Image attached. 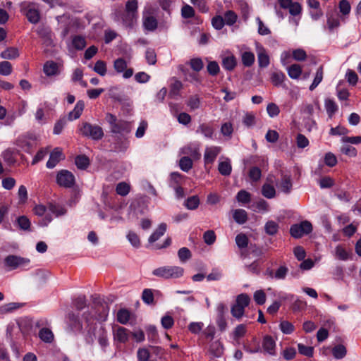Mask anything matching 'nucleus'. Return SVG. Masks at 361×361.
I'll list each match as a JSON object with an SVG mask.
<instances>
[{
	"mask_svg": "<svg viewBox=\"0 0 361 361\" xmlns=\"http://www.w3.org/2000/svg\"><path fill=\"white\" fill-rule=\"evenodd\" d=\"M95 339H97L102 350L106 351V348L109 345V343L107 331L102 324L95 323L90 326L87 331V334L85 336V341L87 343L92 345Z\"/></svg>",
	"mask_w": 361,
	"mask_h": 361,
	"instance_id": "nucleus-1",
	"label": "nucleus"
},
{
	"mask_svg": "<svg viewBox=\"0 0 361 361\" xmlns=\"http://www.w3.org/2000/svg\"><path fill=\"white\" fill-rule=\"evenodd\" d=\"M183 268L178 266H164L153 270L152 274L165 279H177L183 276Z\"/></svg>",
	"mask_w": 361,
	"mask_h": 361,
	"instance_id": "nucleus-2",
	"label": "nucleus"
},
{
	"mask_svg": "<svg viewBox=\"0 0 361 361\" xmlns=\"http://www.w3.org/2000/svg\"><path fill=\"white\" fill-rule=\"evenodd\" d=\"M20 11L30 23L36 24L39 21L40 12L37 4L29 1L22 2L20 4Z\"/></svg>",
	"mask_w": 361,
	"mask_h": 361,
	"instance_id": "nucleus-3",
	"label": "nucleus"
},
{
	"mask_svg": "<svg viewBox=\"0 0 361 361\" xmlns=\"http://www.w3.org/2000/svg\"><path fill=\"white\" fill-rule=\"evenodd\" d=\"M80 132L83 136L95 140H101L104 136L103 130L100 126L87 122L82 124L80 128Z\"/></svg>",
	"mask_w": 361,
	"mask_h": 361,
	"instance_id": "nucleus-4",
	"label": "nucleus"
},
{
	"mask_svg": "<svg viewBox=\"0 0 361 361\" xmlns=\"http://www.w3.org/2000/svg\"><path fill=\"white\" fill-rule=\"evenodd\" d=\"M312 231V224L308 221H304L300 224H293L290 228V235L295 238H300L304 235H307L311 233Z\"/></svg>",
	"mask_w": 361,
	"mask_h": 361,
	"instance_id": "nucleus-5",
	"label": "nucleus"
},
{
	"mask_svg": "<svg viewBox=\"0 0 361 361\" xmlns=\"http://www.w3.org/2000/svg\"><path fill=\"white\" fill-rule=\"evenodd\" d=\"M56 182L60 186L71 188L75 183V177L68 170H61L57 173Z\"/></svg>",
	"mask_w": 361,
	"mask_h": 361,
	"instance_id": "nucleus-6",
	"label": "nucleus"
},
{
	"mask_svg": "<svg viewBox=\"0 0 361 361\" xmlns=\"http://www.w3.org/2000/svg\"><path fill=\"white\" fill-rule=\"evenodd\" d=\"M4 262L10 269H16L18 267L27 265L30 263V259L16 255H8L5 258Z\"/></svg>",
	"mask_w": 361,
	"mask_h": 361,
	"instance_id": "nucleus-7",
	"label": "nucleus"
},
{
	"mask_svg": "<svg viewBox=\"0 0 361 361\" xmlns=\"http://www.w3.org/2000/svg\"><path fill=\"white\" fill-rule=\"evenodd\" d=\"M221 152V147L218 146H210L205 148L204 154V161L205 165L212 164L217 156Z\"/></svg>",
	"mask_w": 361,
	"mask_h": 361,
	"instance_id": "nucleus-8",
	"label": "nucleus"
},
{
	"mask_svg": "<svg viewBox=\"0 0 361 361\" xmlns=\"http://www.w3.org/2000/svg\"><path fill=\"white\" fill-rule=\"evenodd\" d=\"M274 182V177L272 175H269L267 178V183L262 187V195L268 199H272L276 196V190L273 185Z\"/></svg>",
	"mask_w": 361,
	"mask_h": 361,
	"instance_id": "nucleus-9",
	"label": "nucleus"
},
{
	"mask_svg": "<svg viewBox=\"0 0 361 361\" xmlns=\"http://www.w3.org/2000/svg\"><path fill=\"white\" fill-rule=\"evenodd\" d=\"M34 213L39 216H45L44 218L39 222V225L42 226H46L49 224L52 218L49 214L48 206L46 207L43 204H37L33 209Z\"/></svg>",
	"mask_w": 361,
	"mask_h": 361,
	"instance_id": "nucleus-10",
	"label": "nucleus"
},
{
	"mask_svg": "<svg viewBox=\"0 0 361 361\" xmlns=\"http://www.w3.org/2000/svg\"><path fill=\"white\" fill-rule=\"evenodd\" d=\"M279 4L281 8L288 9L292 16H298L301 13L302 8L298 2H293L292 0H279Z\"/></svg>",
	"mask_w": 361,
	"mask_h": 361,
	"instance_id": "nucleus-11",
	"label": "nucleus"
},
{
	"mask_svg": "<svg viewBox=\"0 0 361 361\" xmlns=\"http://www.w3.org/2000/svg\"><path fill=\"white\" fill-rule=\"evenodd\" d=\"M257 54L258 64L260 68H266L269 65V56L267 50L261 44H257L256 46Z\"/></svg>",
	"mask_w": 361,
	"mask_h": 361,
	"instance_id": "nucleus-12",
	"label": "nucleus"
},
{
	"mask_svg": "<svg viewBox=\"0 0 361 361\" xmlns=\"http://www.w3.org/2000/svg\"><path fill=\"white\" fill-rule=\"evenodd\" d=\"M94 317L102 322L106 320L109 312V307L106 302H101L94 306Z\"/></svg>",
	"mask_w": 361,
	"mask_h": 361,
	"instance_id": "nucleus-13",
	"label": "nucleus"
},
{
	"mask_svg": "<svg viewBox=\"0 0 361 361\" xmlns=\"http://www.w3.org/2000/svg\"><path fill=\"white\" fill-rule=\"evenodd\" d=\"M130 334V331L126 328L118 326L113 331L114 339L117 342L125 343L128 341Z\"/></svg>",
	"mask_w": 361,
	"mask_h": 361,
	"instance_id": "nucleus-14",
	"label": "nucleus"
},
{
	"mask_svg": "<svg viewBox=\"0 0 361 361\" xmlns=\"http://www.w3.org/2000/svg\"><path fill=\"white\" fill-rule=\"evenodd\" d=\"M63 159L64 156L61 149L59 147H56L51 152L49 159L47 162V167L49 169H53L61 160Z\"/></svg>",
	"mask_w": 361,
	"mask_h": 361,
	"instance_id": "nucleus-15",
	"label": "nucleus"
},
{
	"mask_svg": "<svg viewBox=\"0 0 361 361\" xmlns=\"http://www.w3.org/2000/svg\"><path fill=\"white\" fill-rule=\"evenodd\" d=\"M264 352L269 355H276V343L270 336H265L262 341Z\"/></svg>",
	"mask_w": 361,
	"mask_h": 361,
	"instance_id": "nucleus-16",
	"label": "nucleus"
},
{
	"mask_svg": "<svg viewBox=\"0 0 361 361\" xmlns=\"http://www.w3.org/2000/svg\"><path fill=\"white\" fill-rule=\"evenodd\" d=\"M334 255L338 260L347 261L350 258L351 252L345 246L338 245L334 250Z\"/></svg>",
	"mask_w": 361,
	"mask_h": 361,
	"instance_id": "nucleus-17",
	"label": "nucleus"
},
{
	"mask_svg": "<svg viewBox=\"0 0 361 361\" xmlns=\"http://www.w3.org/2000/svg\"><path fill=\"white\" fill-rule=\"evenodd\" d=\"M135 19V15L130 12L125 11L117 16V20L121 21L125 27H133Z\"/></svg>",
	"mask_w": 361,
	"mask_h": 361,
	"instance_id": "nucleus-18",
	"label": "nucleus"
},
{
	"mask_svg": "<svg viewBox=\"0 0 361 361\" xmlns=\"http://www.w3.org/2000/svg\"><path fill=\"white\" fill-rule=\"evenodd\" d=\"M292 186L293 184L290 176L288 175H283L281 176V181L278 184V187L280 190L283 192L288 194L292 190Z\"/></svg>",
	"mask_w": 361,
	"mask_h": 361,
	"instance_id": "nucleus-19",
	"label": "nucleus"
},
{
	"mask_svg": "<svg viewBox=\"0 0 361 361\" xmlns=\"http://www.w3.org/2000/svg\"><path fill=\"white\" fill-rule=\"evenodd\" d=\"M218 171L222 176H228L231 173L232 166L228 158L219 162Z\"/></svg>",
	"mask_w": 361,
	"mask_h": 361,
	"instance_id": "nucleus-20",
	"label": "nucleus"
},
{
	"mask_svg": "<svg viewBox=\"0 0 361 361\" xmlns=\"http://www.w3.org/2000/svg\"><path fill=\"white\" fill-rule=\"evenodd\" d=\"M181 153L187 157L190 156L194 159H199L201 157L198 147L192 145H188L183 147L181 149Z\"/></svg>",
	"mask_w": 361,
	"mask_h": 361,
	"instance_id": "nucleus-21",
	"label": "nucleus"
},
{
	"mask_svg": "<svg viewBox=\"0 0 361 361\" xmlns=\"http://www.w3.org/2000/svg\"><path fill=\"white\" fill-rule=\"evenodd\" d=\"M143 27L148 31H154L157 27V20L152 16H145L142 18Z\"/></svg>",
	"mask_w": 361,
	"mask_h": 361,
	"instance_id": "nucleus-22",
	"label": "nucleus"
},
{
	"mask_svg": "<svg viewBox=\"0 0 361 361\" xmlns=\"http://www.w3.org/2000/svg\"><path fill=\"white\" fill-rule=\"evenodd\" d=\"M85 107L84 102L82 100H79L73 109V111H71L68 114V119L70 121L75 120L78 118L80 115L82 114Z\"/></svg>",
	"mask_w": 361,
	"mask_h": 361,
	"instance_id": "nucleus-23",
	"label": "nucleus"
},
{
	"mask_svg": "<svg viewBox=\"0 0 361 361\" xmlns=\"http://www.w3.org/2000/svg\"><path fill=\"white\" fill-rule=\"evenodd\" d=\"M68 325L73 331H79L82 329V326L78 318V317L73 313H71L68 314Z\"/></svg>",
	"mask_w": 361,
	"mask_h": 361,
	"instance_id": "nucleus-24",
	"label": "nucleus"
},
{
	"mask_svg": "<svg viewBox=\"0 0 361 361\" xmlns=\"http://www.w3.org/2000/svg\"><path fill=\"white\" fill-rule=\"evenodd\" d=\"M233 218L236 223L243 224L247 220V214L243 209H236L233 211Z\"/></svg>",
	"mask_w": 361,
	"mask_h": 361,
	"instance_id": "nucleus-25",
	"label": "nucleus"
},
{
	"mask_svg": "<svg viewBox=\"0 0 361 361\" xmlns=\"http://www.w3.org/2000/svg\"><path fill=\"white\" fill-rule=\"evenodd\" d=\"M1 59L13 60L19 56V51L16 47H8L0 54Z\"/></svg>",
	"mask_w": 361,
	"mask_h": 361,
	"instance_id": "nucleus-26",
	"label": "nucleus"
},
{
	"mask_svg": "<svg viewBox=\"0 0 361 361\" xmlns=\"http://www.w3.org/2000/svg\"><path fill=\"white\" fill-rule=\"evenodd\" d=\"M288 272V269L286 266H280L274 273L272 271H269L268 274L271 278H274L279 280H283L286 278Z\"/></svg>",
	"mask_w": 361,
	"mask_h": 361,
	"instance_id": "nucleus-27",
	"label": "nucleus"
},
{
	"mask_svg": "<svg viewBox=\"0 0 361 361\" xmlns=\"http://www.w3.org/2000/svg\"><path fill=\"white\" fill-rule=\"evenodd\" d=\"M111 132L114 133H121L123 132H128L129 127L128 122L122 120L116 121L115 124L111 128Z\"/></svg>",
	"mask_w": 361,
	"mask_h": 361,
	"instance_id": "nucleus-28",
	"label": "nucleus"
},
{
	"mask_svg": "<svg viewBox=\"0 0 361 361\" xmlns=\"http://www.w3.org/2000/svg\"><path fill=\"white\" fill-rule=\"evenodd\" d=\"M44 72L48 76L57 74L59 72L58 64L52 61H47L44 66Z\"/></svg>",
	"mask_w": 361,
	"mask_h": 361,
	"instance_id": "nucleus-29",
	"label": "nucleus"
},
{
	"mask_svg": "<svg viewBox=\"0 0 361 361\" xmlns=\"http://www.w3.org/2000/svg\"><path fill=\"white\" fill-rule=\"evenodd\" d=\"M237 64L236 58L233 55H230L223 58L222 66L227 71H232Z\"/></svg>",
	"mask_w": 361,
	"mask_h": 361,
	"instance_id": "nucleus-30",
	"label": "nucleus"
},
{
	"mask_svg": "<svg viewBox=\"0 0 361 361\" xmlns=\"http://www.w3.org/2000/svg\"><path fill=\"white\" fill-rule=\"evenodd\" d=\"M243 348L247 353L251 354L261 352L259 343L255 338L252 339V342L245 344Z\"/></svg>",
	"mask_w": 361,
	"mask_h": 361,
	"instance_id": "nucleus-31",
	"label": "nucleus"
},
{
	"mask_svg": "<svg viewBox=\"0 0 361 361\" xmlns=\"http://www.w3.org/2000/svg\"><path fill=\"white\" fill-rule=\"evenodd\" d=\"M166 231V224L164 223H161L159 226L158 228L150 235V237L149 238V242L150 243H154L165 233Z\"/></svg>",
	"mask_w": 361,
	"mask_h": 361,
	"instance_id": "nucleus-32",
	"label": "nucleus"
},
{
	"mask_svg": "<svg viewBox=\"0 0 361 361\" xmlns=\"http://www.w3.org/2000/svg\"><path fill=\"white\" fill-rule=\"evenodd\" d=\"M255 60V54L252 51H246L241 54L242 63L245 67H250L253 65Z\"/></svg>",
	"mask_w": 361,
	"mask_h": 361,
	"instance_id": "nucleus-33",
	"label": "nucleus"
},
{
	"mask_svg": "<svg viewBox=\"0 0 361 361\" xmlns=\"http://www.w3.org/2000/svg\"><path fill=\"white\" fill-rule=\"evenodd\" d=\"M288 76L292 79H298L302 73V67L299 64H293L287 68Z\"/></svg>",
	"mask_w": 361,
	"mask_h": 361,
	"instance_id": "nucleus-34",
	"label": "nucleus"
},
{
	"mask_svg": "<svg viewBox=\"0 0 361 361\" xmlns=\"http://www.w3.org/2000/svg\"><path fill=\"white\" fill-rule=\"evenodd\" d=\"M39 337L45 343H51L54 340V334L48 328H42L39 331Z\"/></svg>",
	"mask_w": 361,
	"mask_h": 361,
	"instance_id": "nucleus-35",
	"label": "nucleus"
},
{
	"mask_svg": "<svg viewBox=\"0 0 361 361\" xmlns=\"http://www.w3.org/2000/svg\"><path fill=\"white\" fill-rule=\"evenodd\" d=\"M197 133L203 134L206 137L212 138L214 133V129L209 124L202 123L197 128Z\"/></svg>",
	"mask_w": 361,
	"mask_h": 361,
	"instance_id": "nucleus-36",
	"label": "nucleus"
},
{
	"mask_svg": "<svg viewBox=\"0 0 361 361\" xmlns=\"http://www.w3.org/2000/svg\"><path fill=\"white\" fill-rule=\"evenodd\" d=\"M286 78L285 74L281 71H275L271 75V81L274 86L281 85Z\"/></svg>",
	"mask_w": 361,
	"mask_h": 361,
	"instance_id": "nucleus-37",
	"label": "nucleus"
},
{
	"mask_svg": "<svg viewBox=\"0 0 361 361\" xmlns=\"http://www.w3.org/2000/svg\"><path fill=\"white\" fill-rule=\"evenodd\" d=\"M324 75L323 67L320 66L315 74L314 78L313 80L312 83L310 86V90H314L319 84L322 81Z\"/></svg>",
	"mask_w": 361,
	"mask_h": 361,
	"instance_id": "nucleus-38",
	"label": "nucleus"
},
{
	"mask_svg": "<svg viewBox=\"0 0 361 361\" xmlns=\"http://www.w3.org/2000/svg\"><path fill=\"white\" fill-rule=\"evenodd\" d=\"M130 313L126 309H121L117 312V321L122 324H126L130 320Z\"/></svg>",
	"mask_w": 361,
	"mask_h": 361,
	"instance_id": "nucleus-39",
	"label": "nucleus"
},
{
	"mask_svg": "<svg viewBox=\"0 0 361 361\" xmlns=\"http://www.w3.org/2000/svg\"><path fill=\"white\" fill-rule=\"evenodd\" d=\"M200 204V199L197 195L188 197L184 203L188 209L194 210L198 207Z\"/></svg>",
	"mask_w": 361,
	"mask_h": 361,
	"instance_id": "nucleus-40",
	"label": "nucleus"
},
{
	"mask_svg": "<svg viewBox=\"0 0 361 361\" xmlns=\"http://www.w3.org/2000/svg\"><path fill=\"white\" fill-rule=\"evenodd\" d=\"M327 27L330 31H333L340 25V21L338 17L333 14H327Z\"/></svg>",
	"mask_w": 361,
	"mask_h": 361,
	"instance_id": "nucleus-41",
	"label": "nucleus"
},
{
	"mask_svg": "<svg viewBox=\"0 0 361 361\" xmlns=\"http://www.w3.org/2000/svg\"><path fill=\"white\" fill-rule=\"evenodd\" d=\"M209 350L215 357H220L224 351L223 345L220 341H216L210 345Z\"/></svg>",
	"mask_w": 361,
	"mask_h": 361,
	"instance_id": "nucleus-42",
	"label": "nucleus"
},
{
	"mask_svg": "<svg viewBox=\"0 0 361 361\" xmlns=\"http://www.w3.org/2000/svg\"><path fill=\"white\" fill-rule=\"evenodd\" d=\"M279 230V224L274 221H268L264 226V231L269 235H275Z\"/></svg>",
	"mask_w": 361,
	"mask_h": 361,
	"instance_id": "nucleus-43",
	"label": "nucleus"
},
{
	"mask_svg": "<svg viewBox=\"0 0 361 361\" xmlns=\"http://www.w3.org/2000/svg\"><path fill=\"white\" fill-rule=\"evenodd\" d=\"M48 209L50 215L52 214L56 216H60L64 215L66 213L65 208L54 204H49Z\"/></svg>",
	"mask_w": 361,
	"mask_h": 361,
	"instance_id": "nucleus-44",
	"label": "nucleus"
},
{
	"mask_svg": "<svg viewBox=\"0 0 361 361\" xmlns=\"http://www.w3.org/2000/svg\"><path fill=\"white\" fill-rule=\"evenodd\" d=\"M72 44L75 49L82 50L86 46V41L83 37L75 35L72 39Z\"/></svg>",
	"mask_w": 361,
	"mask_h": 361,
	"instance_id": "nucleus-45",
	"label": "nucleus"
},
{
	"mask_svg": "<svg viewBox=\"0 0 361 361\" xmlns=\"http://www.w3.org/2000/svg\"><path fill=\"white\" fill-rule=\"evenodd\" d=\"M347 350L343 345H337L332 349V354L336 359H341L346 355Z\"/></svg>",
	"mask_w": 361,
	"mask_h": 361,
	"instance_id": "nucleus-46",
	"label": "nucleus"
},
{
	"mask_svg": "<svg viewBox=\"0 0 361 361\" xmlns=\"http://www.w3.org/2000/svg\"><path fill=\"white\" fill-rule=\"evenodd\" d=\"M75 163L77 167L80 169H85L90 164V161L85 155H80L76 157Z\"/></svg>",
	"mask_w": 361,
	"mask_h": 361,
	"instance_id": "nucleus-47",
	"label": "nucleus"
},
{
	"mask_svg": "<svg viewBox=\"0 0 361 361\" xmlns=\"http://www.w3.org/2000/svg\"><path fill=\"white\" fill-rule=\"evenodd\" d=\"M179 166L181 170L188 172L192 167V161L190 157L185 156L180 159Z\"/></svg>",
	"mask_w": 361,
	"mask_h": 361,
	"instance_id": "nucleus-48",
	"label": "nucleus"
},
{
	"mask_svg": "<svg viewBox=\"0 0 361 361\" xmlns=\"http://www.w3.org/2000/svg\"><path fill=\"white\" fill-rule=\"evenodd\" d=\"M16 221H17V224L20 229H22L23 231H29L30 230L31 223L27 216H20L17 219Z\"/></svg>",
	"mask_w": 361,
	"mask_h": 361,
	"instance_id": "nucleus-49",
	"label": "nucleus"
},
{
	"mask_svg": "<svg viewBox=\"0 0 361 361\" xmlns=\"http://www.w3.org/2000/svg\"><path fill=\"white\" fill-rule=\"evenodd\" d=\"M183 84L178 80H174L173 82L171 85L169 97H173L178 95L179 91L182 89Z\"/></svg>",
	"mask_w": 361,
	"mask_h": 361,
	"instance_id": "nucleus-50",
	"label": "nucleus"
},
{
	"mask_svg": "<svg viewBox=\"0 0 361 361\" xmlns=\"http://www.w3.org/2000/svg\"><path fill=\"white\" fill-rule=\"evenodd\" d=\"M236 199L239 202L246 204L251 200V195L245 190H240L236 195Z\"/></svg>",
	"mask_w": 361,
	"mask_h": 361,
	"instance_id": "nucleus-51",
	"label": "nucleus"
},
{
	"mask_svg": "<svg viewBox=\"0 0 361 361\" xmlns=\"http://www.w3.org/2000/svg\"><path fill=\"white\" fill-rule=\"evenodd\" d=\"M341 153L350 157H355L357 156V149L355 147L348 145L347 144H344L340 149Z\"/></svg>",
	"mask_w": 361,
	"mask_h": 361,
	"instance_id": "nucleus-52",
	"label": "nucleus"
},
{
	"mask_svg": "<svg viewBox=\"0 0 361 361\" xmlns=\"http://www.w3.org/2000/svg\"><path fill=\"white\" fill-rule=\"evenodd\" d=\"M12 73V65L7 61L0 62V74L2 75H9Z\"/></svg>",
	"mask_w": 361,
	"mask_h": 361,
	"instance_id": "nucleus-53",
	"label": "nucleus"
},
{
	"mask_svg": "<svg viewBox=\"0 0 361 361\" xmlns=\"http://www.w3.org/2000/svg\"><path fill=\"white\" fill-rule=\"evenodd\" d=\"M200 99L197 95L191 96L187 102V105L190 107V110L199 109L200 107Z\"/></svg>",
	"mask_w": 361,
	"mask_h": 361,
	"instance_id": "nucleus-54",
	"label": "nucleus"
},
{
	"mask_svg": "<svg viewBox=\"0 0 361 361\" xmlns=\"http://www.w3.org/2000/svg\"><path fill=\"white\" fill-rule=\"evenodd\" d=\"M94 71L100 75L101 76H104L106 73V63L103 61H97L95 63Z\"/></svg>",
	"mask_w": 361,
	"mask_h": 361,
	"instance_id": "nucleus-55",
	"label": "nucleus"
},
{
	"mask_svg": "<svg viewBox=\"0 0 361 361\" xmlns=\"http://www.w3.org/2000/svg\"><path fill=\"white\" fill-rule=\"evenodd\" d=\"M245 307L239 305L234 304L231 310V314L237 319H240L244 314Z\"/></svg>",
	"mask_w": 361,
	"mask_h": 361,
	"instance_id": "nucleus-56",
	"label": "nucleus"
},
{
	"mask_svg": "<svg viewBox=\"0 0 361 361\" xmlns=\"http://www.w3.org/2000/svg\"><path fill=\"white\" fill-rule=\"evenodd\" d=\"M325 107L326 111L330 117L332 116L338 110V106L336 104L332 99H326L325 101Z\"/></svg>",
	"mask_w": 361,
	"mask_h": 361,
	"instance_id": "nucleus-57",
	"label": "nucleus"
},
{
	"mask_svg": "<svg viewBox=\"0 0 361 361\" xmlns=\"http://www.w3.org/2000/svg\"><path fill=\"white\" fill-rule=\"evenodd\" d=\"M298 349L299 353H300L302 355H305L307 357H312L313 355L314 348L311 346H307L302 343H298Z\"/></svg>",
	"mask_w": 361,
	"mask_h": 361,
	"instance_id": "nucleus-58",
	"label": "nucleus"
},
{
	"mask_svg": "<svg viewBox=\"0 0 361 361\" xmlns=\"http://www.w3.org/2000/svg\"><path fill=\"white\" fill-rule=\"evenodd\" d=\"M116 191L117 194L126 196L130 192V185L125 182L119 183L116 186Z\"/></svg>",
	"mask_w": 361,
	"mask_h": 361,
	"instance_id": "nucleus-59",
	"label": "nucleus"
},
{
	"mask_svg": "<svg viewBox=\"0 0 361 361\" xmlns=\"http://www.w3.org/2000/svg\"><path fill=\"white\" fill-rule=\"evenodd\" d=\"M142 299L147 305L154 302V294L151 289L146 288L142 291Z\"/></svg>",
	"mask_w": 361,
	"mask_h": 361,
	"instance_id": "nucleus-60",
	"label": "nucleus"
},
{
	"mask_svg": "<svg viewBox=\"0 0 361 361\" xmlns=\"http://www.w3.org/2000/svg\"><path fill=\"white\" fill-rule=\"evenodd\" d=\"M235 243L239 248H245L248 245V238L243 234H238L235 237Z\"/></svg>",
	"mask_w": 361,
	"mask_h": 361,
	"instance_id": "nucleus-61",
	"label": "nucleus"
},
{
	"mask_svg": "<svg viewBox=\"0 0 361 361\" xmlns=\"http://www.w3.org/2000/svg\"><path fill=\"white\" fill-rule=\"evenodd\" d=\"M178 256L182 262H185L191 257V252L188 248L184 247L178 250Z\"/></svg>",
	"mask_w": 361,
	"mask_h": 361,
	"instance_id": "nucleus-62",
	"label": "nucleus"
},
{
	"mask_svg": "<svg viewBox=\"0 0 361 361\" xmlns=\"http://www.w3.org/2000/svg\"><path fill=\"white\" fill-rule=\"evenodd\" d=\"M293 58L298 61H303L307 59L306 51L302 49H296L293 51Z\"/></svg>",
	"mask_w": 361,
	"mask_h": 361,
	"instance_id": "nucleus-63",
	"label": "nucleus"
},
{
	"mask_svg": "<svg viewBox=\"0 0 361 361\" xmlns=\"http://www.w3.org/2000/svg\"><path fill=\"white\" fill-rule=\"evenodd\" d=\"M149 351L145 348H139L137 352V357L139 361H149Z\"/></svg>",
	"mask_w": 361,
	"mask_h": 361,
	"instance_id": "nucleus-64",
	"label": "nucleus"
}]
</instances>
